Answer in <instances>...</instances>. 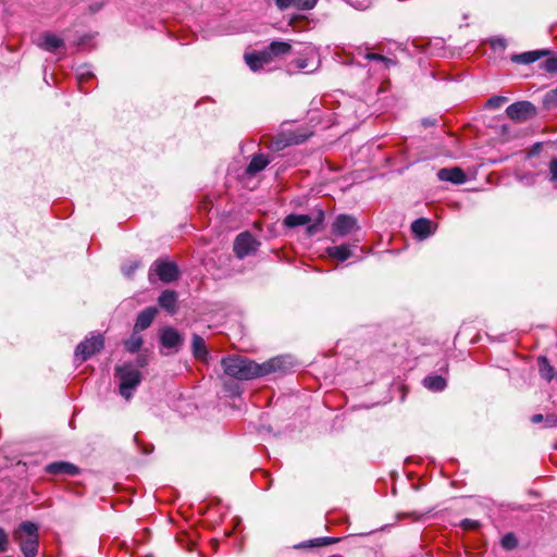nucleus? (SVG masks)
<instances>
[{"label": "nucleus", "instance_id": "f257e3e1", "mask_svg": "<svg viewBox=\"0 0 557 557\" xmlns=\"http://www.w3.org/2000/svg\"><path fill=\"white\" fill-rule=\"evenodd\" d=\"M292 366L288 357H275L262 363H257L239 355L222 359L224 373L237 380H252L275 372H284Z\"/></svg>", "mask_w": 557, "mask_h": 557}, {"label": "nucleus", "instance_id": "f03ea898", "mask_svg": "<svg viewBox=\"0 0 557 557\" xmlns=\"http://www.w3.org/2000/svg\"><path fill=\"white\" fill-rule=\"evenodd\" d=\"M114 377L119 382L120 395L129 400L136 388L143 381V374L140 370L131 362L119 364L114 368Z\"/></svg>", "mask_w": 557, "mask_h": 557}, {"label": "nucleus", "instance_id": "7ed1b4c3", "mask_svg": "<svg viewBox=\"0 0 557 557\" xmlns=\"http://www.w3.org/2000/svg\"><path fill=\"white\" fill-rule=\"evenodd\" d=\"M13 540L18 544L24 557H36L39 546L38 528L34 522L24 521L13 532Z\"/></svg>", "mask_w": 557, "mask_h": 557}, {"label": "nucleus", "instance_id": "20e7f679", "mask_svg": "<svg viewBox=\"0 0 557 557\" xmlns=\"http://www.w3.org/2000/svg\"><path fill=\"white\" fill-rule=\"evenodd\" d=\"M104 346L102 335H91L79 343L75 349V359L83 362L99 352Z\"/></svg>", "mask_w": 557, "mask_h": 557}, {"label": "nucleus", "instance_id": "39448f33", "mask_svg": "<svg viewBox=\"0 0 557 557\" xmlns=\"http://www.w3.org/2000/svg\"><path fill=\"white\" fill-rule=\"evenodd\" d=\"M260 243L249 232H243L236 236L233 250L238 259H244L255 253Z\"/></svg>", "mask_w": 557, "mask_h": 557}, {"label": "nucleus", "instance_id": "423d86ee", "mask_svg": "<svg viewBox=\"0 0 557 557\" xmlns=\"http://www.w3.org/2000/svg\"><path fill=\"white\" fill-rule=\"evenodd\" d=\"M156 274L162 282L171 283L178 278L180 272L176 263L157 260L150 268V276Z\"/></svg>", "mask_w": 557, "mask_h": 557}, {"label": "nucleus", "instance_id": "0eeeda50", "mask_svg": "<svg viewBox=\"0 0 557 557\" xmlns=\"http://www.w3.org/2000/svg\"><path fill=\"white\" fill-rule=\"evenodd\" d=\"M315 53L313 48L307 47L306 51L302 52V57L292 61L288 65V72L293 73L296 71H304L305 73H313L319 69L320 62H314Z\"/></svg>", "mask_w": 557, "mask_h": 557}, {"label": "nucleus", "instance_id": "6e6552de", "mask_svg": "<svg viewBox=\"0 0 557 557\" xmlns=\"http://www.w3.org/2000/svg\"><path fill=\"white\" fill-rule=\"evenodd\" d=\"M359 228L355 216L350 214H338L332 223L331 233L337 237H345Z\"/></svg>", "mask_w": 557, "mask_h": 557}, {"label": "nucleus", "instance_id": "1a4fd4ad", "mask_svg": "<svg viewBox=\"0 0 557 557\" xmlns=\"http://www.w3.org/2000/svg\"><path fill=\"white\" fill-rule=\"evenodd\" d=\"M506 113L513 121L524 122L536 114V109L530 101H517L507 107Z\"/></svg>", "mask_w": 557, "mask_h": 557}, {"label": "nucleus", "instance_id": "9d476101", "mask_svg": "<svg viewBox=\"0 0 557 557\" xmlns=\"http://www.w3.org/2000/svg\"><path fill=\"white\" fill-rule=\"evenodd\" d=\"M183 341V336L174 327H164L160 333V343L164 348L177 350Z\"/></svg>", "mask_w": 557, "mask_h": 557}, {"label": "nucleus", "instance_id": "9b49d317", "mask_svg": "<svg viewBox=\"0 0 557 557\" xmlns=\"http://www.w3.org/2000/svg\"><path fill=\"white\" fill-rule=\"evenodd\" d=\"M308 138L302 133L292 132L288 134H282L272 144L271 147L276 150H281L290 145H298L304 143Z\"/></svg>", "mask_w": 557, "mask_h": 557}, {"label": "nucleus", "instance_id": "f8f14e48", "mask_svg": "<svg viewBox=\"0 0 557 557\" xmlns=\"http://www.w3.org/2000/svg\"><path fill=\"white\" fill-rule=\"evenodd\" d=\"M359 239H356L354 244H342L338 246H332L326 248V253L341 262H344L348 260L350 257L354 256L352 248L357 247V243Z\"/></svg>", "mask_w": 557, "mask_h": 557}, {"label": "nucleus", "instance_id": "ddd939ff", "mask_svg": "<svg viewBox=\"0 0 557 557\" xmlns=\"http://www.w3.org/2000/svg\"><path fill=\"white\" fill-rule=\"evenodd\" d=\"M437 177L443 182L454 184H463L467 180L465 172L460 168H444L437 172Z\"/></svg>", "mask_w": 557, "mask_h": 557}, {"label": "nucleus", "instance_id": "4468645a", "mask_svg": "<svg viewBox=\"0 0 557 557\" xmlns=\"http://www.w3.org/2000/svg\"><path fill=\"white\" fill-rule=\"evenodd\" d=\"M46 471L50 474L77 475L79 468L67 461H55L46 466Z\"/></svg>", "mask_w": 557, "mask_h": 557}, {"label": "nucleus", "instance_id": "2eb2a0df", "mask_svg": "<svg viewBox=\"0 0 557 557\" xmlns=\"http://www.w3.org/2000/svg\"><path fill=\"white\" fill-rule=\"evenodd\" d=\"M159 306L168 311L170 314H174L177 309V294L174 290H163L158 298Z\"/></svg>", "mask_w": 557, "mask_h": 557}, {"label": "nucleus", "instance_id": "dca6fc26", "mask_svg": "<svg viewBox=\"0 0 557 557\" xmlns=\"http://www.w3.org/2000/svg\"><path fill=\"white\" fill-rule=\"evenodd\" d=\"M264 52L267 58H269V62H271L273 58L282 57L292 52V45L287 41L274 40L264 50Z\"/></svg>", "mask_w": 557, "mask_h": 557}, {"label": "nucleus", "instance_id": "f3484780", "mask_svg": "<svg viewBox=\"0 0 557 557\" xmlns=\"http://www.w3.org/2000/svg\"><path fill=\"white\" fill-rule=\"evenodd\" d=\"M38 46L49 52H55L59 48L64 46V42L57 35L45 33L40 36Z\"/></svg>", "mask_w": 557, "mask_h": 557}, {"label": "nucleus", "instance_id": "a211bd4d", "mask_svg": "<svg viewBox=\"0 0 557 557\" xmlns=\"http://www.w3.org/2000/svg\"><path fill=\"white\" fill-rule=\"evenodd\" d=\"M547 54H549L548 50L528 51L519 54H512L511 61L519 64H530Z\"/></svg>", "mask_w": 557, "mask_h": 557}, {"label": "nucleus", "instance_id": "6ab92c4d", "mask_svg": "<svg viewBox=\"0 0 557 557\" xmlns=\"http://www.w3.org/2000/svg\"><path fill=\"white\" fill-rule=\"evenodd\" d=\"M157 312L158 310L154 307H148L145 310H143L137 315L135 329L140 331L148 329L151 325L152 321L154 320Z\"/></svg>", "mask_w": 557, "mask_h": 557}, {"label": "nucleus", "instance_id": "aec40b11", "mask_svg": "<svg viewBox=\"0 0 557 557\" xmlns=\"http://www.w3.org/2000/svg\"><path fill=\"white\" fill-rule=\"evenodd\" d=\"M271 162V159L264 154H255L246 168L248 175H256L267 168Z\"/></svg>", "mask_w": 557, "mask_h": 557}, {"label": "nucleus", "instance_id": "412c9836", "mask_svg": "<svg viewBox=\"0 0 557 557\" xmlns=\"http://www.w3.org/2000/svg\"><path fill=\"white\" fill-rule=\"evenodd\" d=\"M245 61L247 65L255 72L261 69L264 64L270 63L264 50L258 53H246Z\"/></svg>", "mask_w": 557, "mask_h": 557}, {"label": "nucleus", "instance_id": "4be33fe9", "mask_svg": "<svg viewBox=\"0 0 557 557\" xmlns=\"http://www.w3.org/2000/svg\"><path fill=\"white\" fill-rule=\"evenodd\" d=\"M191 350H193V355L196 359L205 361L208 357V350H207L205 341L198 334L193 335Z\"/></svg>", "mask_w": 557, "mask_h": 557}, {"label": "nucleus", "instance_id": "5701e85b", "mask_svg": "<svg viewBox=\"0 0 557 557\" xmlns=\"http://www.w3.org/2000/svg\"><path fill=\"white\" fill-rule=\"evenodd\" d=\"M537 366L540 375L550 382L555 377L554 367L549 363L548 359L545 356H540L537 358Z\"/></svg>", "mask_w": 557, "mask_h": 557}, {"label": "nucleus", "instance_id": "b1692460", "mask_svg": "<svg viewBox=\"0 0 557 557\" xmlns=\"http://www.w3.org/2000/svg\"><path fill=\"white\" fill-rule=\"evenodd\" d=\"M423 385L432 392H441L446 387V381L441 375H429L423 380Z\"/></svg>", "mask_w": 557, "mask_h": 557}, {"label": "nucleus", "instance_id": "393cba45", "mask_svg": "<svg viewBox=\"0 0 557 557\" xmlns=\"http://www.w3.org/2000/svg\"><path fill=\"white\" fill-rule=\"evenodd\" d=\"M411 231L420 238H425L430 234V221L424 218H420L412 222Z\"/></svg>", "mask_w": 557, "mask_h": 557}, {"label": "nucleus", "instance_id": "a878e982", "mask_svg": "<svg viewBox=\"0 0 557 557\" xmlns=\"http://www.w3.org/2000/svg\"><path fill=\"white\" fill-rule=\"evenodd\" d=\"M311 216L308 214H288L284 219V225L287 227H296L300 225H307L311 222Z\"/></svg>", "mask_w": 557, "mask_h": 557}, {"label": "nucleus", "instance_id": "bb28decb", "mask_svg": "<svg viewBox=\"0 0 557 557\" xmlns=\"http://www.w3.org/2000/svg\"><path fill=\"white\" fill-rule=\"evenodd\" d=\"M366 50H367V52L364 54V58L367 60L377 61V62L382 63V65L385 69H388L391 65L394 64V61L392 59H388L380 53L370 52L368 47L366 48Z\"/></svg>", "mask_w": 557, "mask_h": 557}, {"label": "nucleus", "instance_id": "cd10ccee", "mask_svg": "<svg viewBox=\"0 0 557 557\" xmlns=\"http://www.w3.org/2000/svg\"><path fill=\"white\" fill-rule=\"evenodd\" d=\"M338 541H339V539H337V537L325 536V537H318L315 540L305 542L300 546L301 547L325 546V545L334 544Z\"/></svg>", "mask_w": 557, "mask_h": 557}, {"label": "nucleus", "instance_id": "c85d7f7f", "mask_svg": "<svg viewBox=\"0 0 557 557\" xmlns=\"http://www.w3.org/2000/svg\"><path fill=\"white\" fill-rule=\"evenodd\" d=\"M143 345V339L139 335L133 334L126 342L125 348L129 352H136Z\"/></svg>", "mask_w": 557, "mask_h": 557}, {"label": "nucleus", "instance_id": "c756f323", "mask_svg": "<svg viewBox=\"0 0 557 557\" xmlns=\"http://www.w3.org/2000/svg\"><path fill=\"white\" fill-rule=\"evenodd\" d=\"M541 67L547 73H557V55L546 59Z\"/></svg>", "mask_w": 557, "mask_h": 557}, {"label": "nucleus", "instance_id": "7c9ffc66", "mask_svg": "<svg viewBox=\"0 0 557 557\" xmlns=\"http://www.w3.org/2000/svg\"><path fill=\"white\" fill-rule=\"evenodd\" d=\"M549 182L557 187V158H553L548 163Z\"/></svg>", "mask_w": 557, "mask_h": 557}, {"label": "nucleus", "instance_id": "2f4dec72", "mask_svg": "<svg viewBox=\"0 0 557 557\" xmlns=\"http://www.w3.org/2000/svg\"><path fill=\"white\" fill-rule=\"evenodd\" d=\"M507 101V98L506 97H503V96H495V97H492L490 98L487 101H486V108H490V109H498L503 106L504 102Z\"/></svg>", "mask_w": 557, "mask_h": 557}, {"label": "nucleus", "instance_id": "473e14b6", "mask_svg": "<svg viewBox=\"0 0 557 557\" xmlns=\"http://www.w3.org/2000/svg\"><path fill=\"white\" fill-rule=\"evenodd\" d=\"M323 219H324V213H323V211H320L319 212V218H318L317 222L312 223V224L310 222L309 224H307L308 225L307 226V234L308 235L315 234L319 231V225L322 223Z\"/></svg>", "mask_w": 557, "mask_h": 557}, {"label": "nucleus", "instance_id": "72a5a7b5", "mask_svg": "<svg viewBox=\"0 0 557 557\" xmlns=\"http://www.w3.org/2000/svg\"><path fill=\"white\" fill-rule=\"evenodd\" d=\"M502 545L507 548V549H512L517 546V539L515 537L513 534L509 533V534H506L503 539H502Z\"/></svg>", "mask_w": 557, "mask_h": 557}, {"label": "nucleus", "instance_id": "f704fd0d", "mask_svg": "<svg viewBox=\"0 0 557 557\" xmlns=\"http://www.w3.org/2000/svg\"><path fill=\"white\" fill-rule=\"evenodd\" d=\"M138 267L139 263L137 261H131L122 267V272L126 277H131Z\"/></svg>", "mask_w": 557, "mask_h": 557}, {"label": "nucleus", "instance_id": "c9c22d12", "mask_svg": "<svg viewBox=\"0 0 557 557\" xmlns=\"http://www.w3.org/2000/svg\"><path fill=\"white\" fill-rule=\"evenodd\" d=\"M351 7L358 10H364L370 7L371 0H346Z\"/></svg>", "mask_w": 557, "mask_h": 557}, {"label": "nucleus", "instance_id": "e433bc0d", "mask_svg": "<svg viewBox=\"0 0 557 557\" xmlns=\"http://www.w3.org/2000/svg\"><path fill=\"white\" fill-rule=\"evenodd\" d=\"M317 2L318 0H296V7L300 10H310Z\"/></svg>", "mask_w": 557, "mask_h": 557}, {"label": "nucleus", "instance_id": "4c0bfd02", "mask_svg": "<svg viewBox=\"0 0 557 557\" xmlns=\"http://www.w3.org/2000/svg\"><path fill=\"white\" fill-rule=\"evenodd\" d=\"M9 536L5 531L0 528V553H4L8 549Z\"/></svg>", "mask_w": 557, "mask_h": 557}, {"label": "nucleus", "instance_id": "58836bf2", "mask_svg": "<svg viewBox=\"0 0 557 557\" xmlns=\"http://www.w3.org/2000/svg\"><path fill=\"white\" fill-rule=\"evenodd\" d=\"M544 423L546 428L557 426V414L549 413L544 416Z\"/></svg>", "mask_w": 557, "mask_h": 557}, {"label": "nucleus", "instance_id": "ea45409f", "mask_svg": "<svg viewBox=\"0 0 557 557\" xmlns=\"http://www.w3.org/2000/svg\"><path fill=\"white\" fill-rule=\"evenodd\" d=\"M135 442L137 443L138 447L140 448L141 453L145 454V455H149L153 451V446L150 445V444H141L139 442V438L138 436L136 435L134 437Z\"/></svg>", "mask_w": 557, "mask_h": 557}, {"label": "nucleus", "instance_id": "a19ab883", "mask_svg": "<svg viewBox=\"0 0 557 557\" xmlns=\"http://www.w3.org/2000/svg\"><path fill=\"white\" fill-rule=\"evenodd\" d=\"M275 3L277 8L281 10H285L292 7L293 4L296 7V0H275Z\"/></svg>", "mask_w": 557, "mask_h": 557}, {"label": "nucleus", "instance_id": "79ce46f5", "mask_svg": "<svg viewBox=\"0 0 557 557\" xmlns=\"http://www.w3.org/2000/svg\"><path fill=\"white\" fill-rule=\"evenodd\" d=\"M462 525L466 529H475L479 525V522L474 521V520L466 519L462 521Z\"/></svg>", "mask_w": 557, "mask_h": 557}, {"label": "nucleus", "instance_id": "37998d69", "mask_svg": "<svg viewBox=\"0 0 557 557\" xmlns=\"http://www.w3.org/2000/svg\"><path fill=\"white\" fill-rule=\"evenodd\" d=\"M531 422L534 424L544 422V416L542 413H536L531 417Z\"/></svg>", "mask_w": 557, "mask_h": 557}, {"label": "nucleus", "instance_id": "c03bdc74", "mask_svg": "<svg viewBox=\"0 0 557 557\" xmlns=\"http://www.w3.org/2000/svg\"><path fill=\"white\" fill-rule=\"evenodd\" d=\"M147 362L148 361H147L146 357L140 356V357H138L137 363L135 366L140 370V368H144L147 364Z\"/></svg>", "mask_w": 557, "mask_h": 557}, {"label": "nucleus", "instance_id": "a18cd8bd", "mask_svg": "<svg viewBox=\"0 0 557 557\" xmlns=\"http://www.w3.org/2000/svg\"><path fill=\"white\" fill-rule=\"evenodd\" d=\"M90 76H92V75H91V73H89L88 71H86V72H85V71H81V72L78 73V81H79V83L82 84L83 79H85V78H87V77H90Z\"/></svg>", "mask_w": 557, "mask_h": 557}, {"label": "nucleus", "instance_id": "49530a36", "mask_svg": "<svg viewBox=\"0 0 557 557\" xmlns=\"http://www.w3.org/2000/svg\"><path fill=\"white\" fill-rule=\"evenodd\" d=\"M422 124H423L424 126H430V125H433V124H434V122H433V121H431L430 119H424V120L422 121Z\"/></svg>", "mask_w": 557, "mask_h": 557}, {"label": "nucleus", "instance_id": "de8ad7c7", "mask_svg": "<svg viewBox=\"0 0 557 557\" xmlns=\"http://www.w3.org/2000/svg\"><path fill=\"white\" fill-rule=\"evenodd\" d=\"M553 92H554L555 98L557 99V88Z\"/></svg>", "mask_w": 557, "mask_h": 557}, {"label": "nucleus", "instance_id": "09e8293b", "mask_svg": "<svg viewBox=\"0 0 557 557\" xmlns=\"http://www.w3.org/2000/svg\"><path fill=\"white\" fill-rule=\"evenodd\" d=\"M362 47L358 48V54H361Z\"/></svg>", "mask_w": 557, "mask_h": 557}]
</instances>
